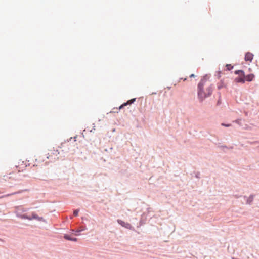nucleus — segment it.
<instances>
[{
	"label": "nucleus",
	"mask_w": 259,
	"mask_h": 259,
	"mask_svg": "<svg viewBox=\"0 0 259 259\" xmlns=\"http://www.w3.org/2000/svg\"><path fill=\"white\" fill-rule=\"evenodd\" d=\"M254 77V76L253 74H250L246 76H245L244 78L246 79V80L248 81H251L253 80Z\"/></svg>",
	"instance_id": "0eeeda50"
},
{
	"label": "nucleus",
	"mask_w": 259,
	"mask_h": 259,
	"mask_svg": "<svg viewBox=\"0 0 259 259\" xmlns=\"http://www.w3.org/2000/svg\"><path fill=\"white\" fill-rule=\"evenodd\" d=\"M135 100H136V98H133L131 100H128L127 102L124 103V104L121 105L119 108V109H122L124 106H125L127 105H130V104L133 103L135 101Z\"/></svg>",
	"instance_id": "423d86ee"
},
{
	"label": "nucleus",
	"mask_w": 259,
	"mask_h": 259,
	"mask_svg": "<svg viewBox=\"0 0 259 259\" xmlns=\"http://www.w3.org/2000/svg\"><path fill=\"white\" fill-rule=\"evenodd\" d=\"M253 58V55L250 52H247L246 53L245 56V60L246 61L251 62Z\"/></svg>",
	"instance_id": "39448f33"
},
{
	"label": "nucleus",
	"mask_w": 259,
	"mask_h": 259,
	"mask_svg": "<svg viewBox=\"0 0 259 259\" xmlns=\"http://www.w3.org/2000/svg\"><path fill=\"white\" fill-rule=\"evenodd\" d=\"M20 217L22 219H28L29 220H31L32 219H36L38 221H42L43 220V218L42 217H39L38 216H37V214H36L35 213H32V217L27 216L25 214L22 215Z\"/></svg>",
	"instance_id": "7ed1b4c3"
},
{
	"label": "nucleus",
	"mask_w": 259,
	"mask_h": 259,
	"mask_svg": "<svg viewBox=\"0 0 259 259\" xmlns=\"http://www.w3.org/2000/svg\"><path fill=\"white\" fill-rule=\"evenodd\" d=\"M235 73L236 74L240 75V77H236L235 79V81L236 82H241L244 83L245 82V75L243 71L242 70H237L235 72Z\"/></svg>",
	"instance_id": "f03ea898"
},
{
	"label": "nucleus",
	"mask_w": 259,
	"mask_h": 259,
	"mask_svg": "<svg viewBox=\"0 0 259 259\" xmlns=\"http://www.w3.org/2000/svg\"><path fill=\"white\" fill-rule=\"evenodd\" d=\"M59 153L58 152V150L55 151V150H50V153H48V156H47V158H49L50 156H51V155L53 154H56L57 156V154H58Z\"/></svg>",
	"instance_id": "6e6552de"
},
{
	"label": "nucleus",
	"mask_w": 259,
	"mask_h": 259,
	"mask_svg": "<svg viewBox=\"0 0 259 259\" xmlns=\"http://www.w3.org/2000/svg\"><path fill=\"white\" fill-rule=\"evenodd\" d=\"M64 238L67 239V240H70V241H71V239H72V238L71 237L68 235H64Z\"/></svg>",
	"instance_id": "9d476101"
},
{
	"label": "nucleus",
	"mask_w": 259,
	"mask_h": 259,
	"mask_svg": "<svg viewBox=\"0 0 259 259\" xmlns=\"http://www.w3.org/2000/svg\"><path fill=\"white\" fill-rule=\"evenodd\" d=\"M195 77V75L194 74H192L190 75V77Z\"/></svg>",
	"instance_id": "2eb2a0df"
},
{
	"label": "nucleus",
	"mask_w": 259,
	"mask_h": 259,
	"mask_svg": "<svg viewBox=\"0 0 259 259\" xmlns=\"http://www.w3.org/2000/svg\"><path fill=\"white\" fill-rule=\"evenodd\" d=\"M117 222L122 226H123L127 229H131L132 228L131 225L128 223L125 222L121 220H118Z\"/></svg>",
	"instance_id": "20e7f679"
},
{
	"label": "nucleus",
	"mask_w": 259,
	"mask_h": 259,
	"mask_svg": "<svg viewBox=\"0 0 259 259\" xmlns=\"http://www.w3.org/2000/svg\"><path fill=\"white\" fill-rule=\"evenodd\" d=\"M0 194H1V192L0 191Z\"/></svg>",
	"instance_id": "dca6fc26"
},
{
	"label": "nucleus",
	"mask_w": 259,
	"mask_h": 259,
	"mask_svg": "<svg viewBox=\"0 0 259 259\" xmlns=\"http://www.w3.org/2000/svg\"><path fill=\"white\" fill-rule=\"evenodd\" d=\"M71 241H77V238H72V239H71Z\"/></svg>",
	"instance_id": "4468645a"
},
{
	"label": "nucleus",
	"mask_w": 259,
	"mask_h": 259,
	"mask_svg": "<svg viewBox=\"0 0 259 259\" xmlns=\"http://www.w3.org/2000/svg\"><path fill=\"white\" fill-rule=\"evenodd\" d=\"M212 90L210 83L206 79H202L198 85V96L202 101L209 97L212 93Z\"/></svg>",
	"instance_id": "f257e3e1"
},
{
	"label": "nucleus",
	"mask_w": 259,
	"mask_h": 259,
	"mask_svg": "<svg viewBox=\"0 0 259 259\" xmlns=\"http://www.w3.org/2000/svg\"><path fill=\"white\" fill-rule=\"evenodd\" d=\"M222 125L223 126H227V127H228V126H230V124H224V123H222Z\"/></svg>",
	"instance_id": "ddd939ff"
},
{
	"label": "nucleus",
	"mask_w": 259,
	"mask_h": 259,
	"mask_svg": "<svg viewBox=\"0 0 259 259\" xmlns=\"http://www.w3.org/2000/svg\"><path fill=\"white\" fill-rule=\"evenodd\" d=\"M226 66L227 67V69L229 70H230L233 68V66H231L230 64H227Z\"/></svg>",
	"instance_id": "9b49d317"
},
{
	"label": "nucleus",
	"mask_w": 259,
	"mask_h": 259,
	"mask_svg": "<svg viewBox=\"0 0 259 259\" xmlns=\"http://www.w3.org/2000/svg\"><path fill=\"white\" fill-rule=\"evenodd\" d=\"M21 192H22V191H17V192H15L12 193L11 194H7L6 195L2 196L1 198H3V197H9V196L13 195H15V194H19V193H21Z\"/></svg>",
	"instance_id": "1a4fd4ad"
},
{
	"label": "nucleus",
	"mask_w": 259,
	"mask_h": 259,
	"mask_svg": "<svg viewBox=\"0 0 259 259\" xmlns=\"http://www.w3.org/2000/svg\"><path fill=\"white\" fill-rule=\"evenodd\" d=\"M79 210L78 209H76V210H74V212H73V214L75 216H77L78 214V212H79Z\"/></svg>",
	"instance_id": "f8f14e48"
}]
</instances>
